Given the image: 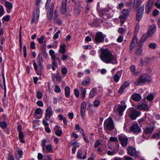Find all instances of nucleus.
Instances as JSON below:
<instances>
[{"instance_id": "obj_29", "label": "nucleus", "mask_w": 160, "mask_h": 160, "mask_svg": "<svg viewBox=\"0 0 160 160\" xmlns=\"http://www.w3.org/2000/svg\"><path fill=\"white\" fill-rule=\"evenodd\" d=\"M46 149L45 150L46 152H52L53 150L52 146L51 144H49L48 145L46 146Z\"/></svg>"}, {"instance_id": "obj_62", "label": "nucleus", "mask_w": 160, "mask_h": 160, "mask_svg": "<svg viewBox=\"0 0 160 160\" xmlns=\"http://www.w3.org/2000/svg\"><path fill=\"white\" fill-rule=\"evenodd\" d=\"M42 97V93L40 92H38L37 94V98L38 99H40V98H41Z\"/></svg>"}, {"instance_id": "obj_30", "label": "nucleus", "mask_w": 160, "mask_h": 160, "mask_svg": "<svg viewBox=\"0 0 160 160\" xmlns=\"http://www.w3.org/2000/svg\"><path fill=\"white\" fill-rule=\"evenodd\" d=\"M81 97L83 99H84L85 97V95L86 93V89L82 87L81 88Z\"/></svg>"}, {"instance_id": "obj_28", "label": "nucleus", "mask_w": 160, "mask_h": 160, "mask_svg": "<svg viewBox=\"0 0 160 160\" xmlns=\"http://www.w3.org/2000/svg\"><path fill=\"white\" fill-rule=\"evenodd\" d=\"M23 152L22 150H18L17 152L15 153V157L18 160H19L22 156Z\"/></svg>"}, {"instance_id": "obj_46", "label": "nucleus", "mask_w": 160, "mask_h": 160, "mask_svg": "<svg viewBox=\"0 0 160 160\" xmlns=\"http://www.w3.org/2000/svg\"><path fill=\"white\" fill-rule=\"evenodd\" d=\"M62 132L61 129H58L56 131L55 134L57 136H60L61 135Z\"/></svg>"}, {"instance_id": "obj_2", "label": "nucleus", "mask_w": 160, "mask_h": 160, "mask_svg": "<svg viewBox=\"0 0 160 160\" xmlns=\"http://www.w3.org/2000/svg\"><path fill=\"white\" fill-rule=\"evenodd\" d=\"M137 41V38L136 36L134 37L131 42L130 49L132 50L136 45H138V46L137 47L136 53L137 55H140L142 52V48L141 46H140L139 44L138 43Z\"/></svg>"}, {"instance_id": "obj_34", "label": "nucleus", "mask_w": 160, "mask_h": 160, "mask_svg": "<svg viewBox=\"0 0 160 160\" xmlns=\"http://www.w3.org/2000/svg\"><path fill=\"white\" fill-rule=\"evenodd\" d=\"M37 61H38V63L41 67H42V58L41 55L39 54L38 56Z\"/></svg>"}, {"instance_id": "obj_53", "label": "nucleus", "mask_w": 160, "mask_h": 160, "mask_svg": "<svg viewBox=\"0 0 160 160\" xmlns=\"http://www.w3.org/2000/svg\"><path fill=\"white\" fill-rule=\"evenodd\" d=\"M74 93L75 95L78 98L79 96V93L77 89L74 90Z\"/></svg>"}, {"instance_id": "obj_47", "label": "nucleus", "mask_w": 160, "mask_h": 160, "mask_svg": "<svg viewBox=\"0 0 160 160\" xmlns=\"http://www.w3.org/2000/svg\"><path fill=\"white\" fill-rule=\"evenodd\" d=\"M60 32V31L58 30L54 35L53 38L54 39H56L58 38L59 37V34Z\"/></svg>"}, {"instance_id": "obj_59", "label": "nucleus", "mask_w": 160, "mask_h": 160, "mask_svg": "<svg viewBox=\"0 0 160 160\" xmlns=\"http://www.w3.org/2000/svg\"><path fill=\"white\" fill-rule=\"evenodd\" d=\"M124 29L122 28H120L118 30L119 33L121 34H124Z\"/></svg>"}, {"instance_id": "obj_40", "label": "nucleus", "mask_w": 160, "mask_h": 160, "mask_svg": "<svg viewBox=\"0 0 160 160\" xmlns=\"http://www.w3.org/2000/svg\"><path fill=\"white\" fill-rule=\"evenodd\" d=\"M19 138L20 139V141L21 142H24V141L22 140L23 138V135L22 132H19Z\"/></svg>"}, {"instance_id": "obj_56", "label": "nucleus", "mask_w": 160, "mask_h": 160, "mask_svg": "<svg viewBox=\"0 0 160 160\" xmlns=\"http://www.w3.org/2000/svg\"><path fill=\"white\" fill-rule=\"evenodd\" d=\"M54 21H55L56 22L58 25H61L62 23L61 20L58 18H55Z\"/></svg>"}, {"instance_id": "obj_8", "label": "nucleus", "mask_w": 160, "mask_h": 160, "mask_svg": "<svg viewBox=\"0 0 160 160\" xmlns=\"http://www.w3.org/2000/svg\"><path fill=\"white\" fill-rule=\"evenodd\" d=\"M153 6V2L152 0H149L148 1L145 7V11L147 13H149Z\"/></svg>"}, {"instance_id": "obj_49", "label": "nucleus", "mask_w": 160, "mask_h": 160, "mask_svg": "<svg viewBox=\"0 0 160 160\" xmlns=\"http://www.w3.org/2000/svg\"><path fill=\"white\" fill-rule=\"evenodd\" d=\"M54 91L56 93H59L61 92L60 88L58 85H55Z\"/></svg>"}, {"instance_id": "obj_19", "label": "nucleus", "mask_w": 160, "mask_h": 160, "mask_svg": "<svg viewBox=\"0 0 160 160\" xmlns=\"http://www.w3.org/2000/svg\"><path fill=\"white\" fill-rule=\"evenodd\" d=\"M156 26L153 24L150 26L148 31V34L149 36L152 35L156 31Z\"/></svg>"}, {"instance_id": "obj_33", "label": "nucleus", "mask_w": 160, "mask_h": 160, "mask_svg": "<svg viewBox=\"0 0 160 160\" xmlns=\"http://www.w3.org/2000/svg\"><path fill=\"white\" fill-rule=\"evenodd\" d=\"M65 96L67 98L69 97L70 95V89L68 86L66 87L65 88Z\"/></svg>"}, {"instance_id": "obj_18", "label": "nucleus", "mask_w": 160, "mask_h": 160, "mask_svg": "<svg viewBox=\"0 0 160 160\" xmlns=\"http://www.w3.org/2000/svg\"><path fill=\"white\" fill-rule=\"evenodd\" d=\"M128 154L132 156L136 155L137 152L135 148L132 147H129L127 148Z\"/></svg>"}, {"instance_id": "obj_7", "label": "nucleus", "mask_w": 160, "mask_h": 160, "mask_svg": "<svg viewBox=\"0 0 160 160\" xmlns=\"http://www.w3.org/2000/svg\"><path fill=\"white\" fill-rule=\"evenodd\" d=\"M128 15V12L127 10L124 9L121 12L120 16L119 18L121 19V25H122L125 22L126 20Z\"/></svg>"}, {"instance_id": "obj_42", "label": "nucleus", "mask_w": 160, "mask_h": 160, "mask_svg": "<svg viewBox=\"0 0 160 160\" xmlns=\"http://www.w3.org/2000/svg\"><path fill=\"white\" fill-rule=\"evenodd\" d=\"M51 0H47L45 8L46 9H48L50 8V4Z\"/></svg>"}, {"instance_id": "obj_52", "label": "nucleus", "mask_w": 160, "mask_h": 160, "mask_svg": "<svg viewBox=\"0 0 160 160\" xmlns=\"http://www.w3.org/2000/svg\"><path fill=\"white\" fill-rule=\"evenodd\" d=\"M101 144V143L99 140H97L94 144V147L95 148H97Z\"/></svg>"}, {"instance_id": "obj_64", "label": "nucleus", "mask_w": 160, "mask_h": 160, "mask_svg": "<svg viewBox=\"0 0 160 160\" xmlns=\"http://www.w3.org/2000/svg\"><path fill=\"white\" fill-rule=\"evenodd\" d=\"M159 13V11L157 9H155L153 11V15L154 16H156L158 15Z\"/></svg>"}, {"instance_id": "obj_23", "label": "nucleus", "mask_w": 160, "mask_h": 160, "mask_svg": "<svg viewBox=\"0 0 160 160\" xmlns=\"http://www.w3.org/2000/svg\"><path fill=\"white\" fill-rule=\"evenodd\" d=\"M66 45L64 43L60 44V48L58 50V52L60 53L64 54L66 52Z\"/></svg>"}, {"instance_id": "obj_39", "label": "nucleus", "mask_w": 160, "mask_h": 160, "mask_svg": "<svg viewBox=\"0 0 160 160\" xmlns=\"http://www.w3.org/2000/svg\"><path fill=\"white\" fill-rule=\"evenodd\" d=\"M157 44L155 43H151L148 45L149 47L152 49H155L156 48Z\"/></svg>"}, {"instance_id": "obj_31", "label": "nucleus", "mask_w": 160, "mask_h": 160, "mask_svg": "<svg viewBox=\"0 0 160 160\" xmlns=\"http://www.w3.org/2000/svg\"><path fill=\"white\" fill-rule=\"evenodd\" d=\"M150 36L148 34L145 33L144 34L142 38L141 39V43H143L144 41H146L147 38Z\"/></svg>"}, {"instance_id": "obj_25", "label": "nucleus", "mask_w": 160, "mask_h": 160, "mask_svg": "<svg viewBox=\"0 0 160 160\" xmlns=\"http://www.w3.org/2000/svg\"><path fill=\"white\" fill-rule=\"evenodd\" d=\"M129 85V83L128 82H125L122 86L119 89L118 92L120 93H122L124 89L128 86Z\"/></svg>"}, {"instance_id": "obj_10", "label": "nucleus", "mask_w": 160, "mask_h": 160, "mask_svg": "<svg viewBox=\"0 0 160 160\" xmlns=\"http://www.w3.org/2000/svg\"><path fill=\"white\" fill-rule=\"evenodd\" d=\"M130 131L136 134L139 133L141 132V130L137 123H135L131 126L130 128Z\"/></svg>"}, {"instance_id": "obj_6", "label": "nucleus", "mask_w": 160, "mask_h": 160, "mask_svg": "<svg viewBox=\"0 0 160 160\" xmlns=\"http://www.w3.org/2000/svg\"><path fill=\"white\" fill-rule=\"evenodd\" d=\"M105 37V35L102 32H98L96 33L94 40L95 43L102 42L103 41Z\"/></svg>"}, {"instance_id": "obj_61", "label": "nucleus", "mask_w": 160, "mask_h": 160, "mask_svg": "<svg viewBox=\"0 0 160 160\" xmlns=\"http://www.w3.org/2000/svg\"><path fill=\"white\" fill-rule=\"evenodd\" d=\"M123 40V37L120 36L117 39V41L118 42H121Z\"/></svg>"}, {"instance_id": "obj_43", "label": "nucleus", "mask_w": 160, "mask_h": 160, "mask_svg": "<svg viewBox=\"0 0 160 160\" xmlns=\"http://www.w3.org/2000/svg\"><path fill=\"white\" fill-rule=\"evenodd\" d=\"M45 38L44 36H42L40 38L38 39V41L39 43L40 44L42 43L43 42V40Z\"/></svg>"}, {"instance_id": "obj_37", "label": "nucleus", "mask_w": 160, "mask_h": 160, "mask_svg": "<svg viewBox=\"0 0 160 160\" xmlns=\"http://www.w3.org/2000/svg\"><path fill=\"white\" fill-rule=\"evenodd\" d=\"M5 13L3 7L0 4V17L2 16Z\"/></svg>"}, {"instance_id": "obj_5", "label": "nucleus", "mask_w": 160, "mask_h": 160, "mask_svg": "<svg viewBox=\"0 0 160 160\" xmlns=\"http://www.w3.org/2000/svg\"><path fill=\"white\" fill-rule=\"evenodd\" d=\"M129 116L132 120H135L139 116L141 112L137 111L134 108H130L129 109Z\"/></svg>"}, {"instance_id": "obj_3", "label": "nucleus", "mask_w": 160, "mask_h": 160, "mask_svg": "<svg viewBox=\"0 0 160 160\" xmlns=\"http://www.w3.org/2000/svg\"><path fill=\"white\" fill-rule=\"evenodd\" d=\"M152 79L151 77L145 74L141 75L137 80V84L141 85L146 82L151 81Z\"/></svg>"}, {"instance_id": "obj_54", "label": "nucleus", "mask_w": 160, "mask_h": 160, "mask_svg": "<svg viewBox=\"0 0 160 160\" xmlns=\"http://www.w3.org/2000/svg\"><path fill=\"white\" fill-rule=\"evenodd\" d=\"M147 99L149 101H152L153 99V96L151 94L148 95L147 97Z\"/></svg>"}, {"instance_id": "obj_9", "label": "nucleus", "mask_w": 160, "mask_h": 160, "mask_svg": "<svg viewBox=\"0 0 160 160\" xmlns=\"http://www.w3.org/2000/svg\"><path fill=\"white\" fill-rule=\"evenodd\" d=\"M134 2L133 8L135 10H137L140 7L142 3L141 0H130V2L132 3Z\"/></svg>"}, {"instance_id": "obj_11", "label": "nucleus", "mask_w": 160, "mask_h": 160, "mask_svg": "<svg viewBox=\"0 0 160 160\" xmlns=\"http://www.w3.org/2000/svg\"><path fill=\"white\" fill-rule=\"evenodd\" d=\"M54 4L52 3L50 4V7L47 10V17L48 19L51 20L52 19L53 16V12L54 8Z\"/></svg>"}, {"instance_id": "obj_26", "label": "nucleus", "mask_w": 160, "mask_h": 160, "mask_svg": "<svg viewBox=\"0 0 160 160\" xmlns=\"http://www.w3.org/2000/svg\"><path fill=\"white\" fill-rule=\"evenodd\" d=\"M137 108L140 110H146L148 109V106L145 103H142L137 106Z\"/></svg>"}, {"instance_id": "obj_14", "label": "nucleus", "mask_w": 160, "mask_h": 160, "mask_svg": "<svg viewBox=\"0 0 160 160\" xmlns=\"http://www.w3.org/2000/svg\"><path fill=\"white\" fill-rule=\"evenodd\" d=\"M52 114V109L50 107L47 108L45 111V118L46 120H48Z\"/></svg>"}, {"instance_id": "obj_41", "label": "nucleus", "mask_w": 160, "mask_h": 160, "mask_svg": "<svg viewBox=\"0 0 160 160\" xmlns=\"http://www.w3.org/2000/svg\"><path fill=\"white\" fill-rule=\"evenodd\" d=\"M142 14L138 12L136 16L137 20L138 21H139L142 18Z\"/></svg>"}, {"instance_id": "obj_48", "label": "nucleus", "mask_w": 160, "mask_h": 160, "mask_svg": "<svg viewBox=\"0 0 160 160\" xmlns=\"http://www.w3.org/2000/svg\"><path fill=\"white\" fill-rule=\"evenodd\" d=\"M0 126L2 128H5L7 127V123L4 122L0 123Z\"/></svg>"}, {"instance_id": "obj_58", "label": "nucleus", "mask_w": 160, "mask_h": 160, "mask_svg": "<svg viewBox=\"0 0 160 160\" xmlns=\"http://www.w3.org/2000/svg\"><path fill=\"white\" fill-rule=\"evenodd\" d=\"M9 15H7L6 16H5V17H4L2 18V20H3L4 21H8L9 20Z\"/></svg>"}, {"instance_id": "obj_12", "label": "nucleus", "mask_w": 160, "mask_h": 160, "mask_svg": "<svg viewBox=\"0 0 160 160\" xmlns=\"http://www.w3.org/2000/svg\"><path fill=\"white\" fill-rule=\"evenodd\" d=\"M39 15V11L38 10H36L34 11L33 12V18L31 21V22L37 23L38 21V19Z\"/></svg>"}, {"instance_id": "obj_35", "label": "nucleus", "mask_w": 160, "mask_h": 160, "mask_svg": "<svg viewBox=\"0 0 160 160\" xmlns=\"http://www.w3.org/2000/svg\"><path fill=\"white\" fill-rule=\"evenodd\" d=\"M47 142L46 140L45 139H43L42 141L41 146L42 147V149L43 152H46L45 149V145Z\"/></svg>"}, {"instance_id": "obj_16", "label": "nucleus", "mask_w": 160, "mask_h": 160, "mask_svg": "<svg viewBox=\"0 0 160 160\" xmlns=\"http://www.w3.org/2000/svg\"><path fill=\"white\" fill-rule=\"evenodd\" d=\"M151 62V60L150 58H146L144 60L141 59L140 62L142 66H147L150 64Z\"/></svg>"}, {"instance_id": "obj_50", "label": "nucleus", "mask_w": 160, "mask_h": 160, "mask_svg": "<svg viewBox=\"0 0 160 160\" xmlns=\"http://www.w3.org/2000/svg\"><path fill=\"white\" fill-rule=\"evenodd\" d=\"M86 109L83 108H80V113L81 115L82 118H83L85 116V112Z\"/></svg>"}, {"instance_id": "obj_4", "label": "nucleus", "mask_w": 160, "mask_h": 160, "mask_svg": "<svg viewBox=\"0 0 160 160\" xmlns=\"http://www.w3.org/2000/svg\"><path fill=\"white\" fill-rule=\"evenodd\" d=\"M104 126L106 129L112 130L114 128V124L112 119L110 118L106 119L104 122Z\"/></svg>"}, {"instance_id": "obj_60", "label": "nucleus", "mask_w": 160, "mask_h": 160, "mask_svg": "<svg viewBox=\"0 0 160 160\" xmlns=\"http://www.w3.org/2000/svg\"><path fill=\"white\" fill-rule=\"evenodd\" d=\"M86 103L85 102H82L81 104V108L86 109Z\"/></svg>"}, {"instance_id": "obj_51", "label": "nucleus", "mask_w": 160, "mask_h": 160, "mask_svg": "<svg viewBox=\"0 0 160 160\" xmlns=\"http://www.w3.org/2000/svg\"><path fill=\"white\" fill-rule=\"evenodd\" d=\"M152 138H157L159 139L160 138V135L158 133H156L154 134L152 137Z\"/></svg>"}, {"instance_id": "obj_13", "label": "nucleus", "mask_w": 160, "mask_h": 160, "mask_svg": "<svg viewBox=\"0 0 160 160\" xmlns=\"http://www.w3.org/2000/svg\"><path fill=\"white\" fill-rule=\"evenodd\" d=\"M154 128L155 126L154 125H151L146 128L144 130L143 135H145V134L149 135L153 131Z\"/></svg>"}, {"instance_id": "obj_21", "label": "nucleus", "mask_w": 160, "mask_h": 160, "mask_svg": "<svg viewBox=\"0 0 160 160\" xmlns=\"http://www.w3.org/2000/svg\"><path fill=\"white\" fill-rule=\"evenodd\" d=\"M132 99L136 102H138L141 99V95L138 93H134L132 95Z\"/></svg>"}, {"instance_id": "obj_63", "label": "nucleus", "mask_w": 160, "mask_h": 160, "mask_svg": "<svg viewBox=\"0 0 160 160\" xmlns=\"http://www.w3.org/2000/svg\"><path fill=\"white\" fill-rule=\"evenodd\" d=\"M109 140L111 141L116 142L118 141V139L117 137H111Z\"/></svg>"}, {"instance_id": "obj_1", "label": "nucleus", "mask_w": 160, "mask_h": 160, "mask_svg": "<svg viewBox=\"0 0 160 160\" xmlns=\"http://www.w3.org/2000/svg\"><path fill=\"white\" fill-rule=\"evenodd\" d=\"M99 57L102 62L107 64L111 63L115 64L118 62L116 59L114 57L112 53L107 49H101Z\"/></svg>"}, {"instance_id": "obj_15", "label": "nucleus", "mask_w": 160, "mask_h": 160, "mask_svg": "<svg viewBox=\"0 0 160 160\" xmlns=\"http://www.w3.org/2000/svg\"><path fill=\"white\" fill-rule=\"evenodd\" d=\"M119 139L121 144L123 147H125L127 145L128 139L122 136H120Z\"/></svg>"}, {"instance_id": "obj_24", "label": "nucleus", "mask_w": 160, "mask_h": 160, "mask_svg": "<svg viewBox=\"0 0 160 160\" xmlns=\"http://www.w3.org/2000/svg\"><path fill=\"white\" fill-rule=\"evenodd\" d=\"M66 0L62 1L60 11L62 13H64L66 12Z\"/></svg>"}, {"instance_id": "obj_32", "label": "nucleus", "mask_w": 160, "mask_h": 160, "mask_svg": "<svg viewBox=\"0 0 160 160\" xmlns=\"http://www.w3.org/2000/svg\"><path fill=\"white\" fill-rule=\"evenodd\" d=\"M90 78L87 77L85 81H83L81 82V84L83 86L88 85L90 83Z\"/></svg>"}, {"instance_id": "obj_36", "label": "nucleus", "mask_w": 160, "mask_h": 160, "mask_svg": "<svg viewBox=\"0 0 160 160\" xmlns=\"http://www.w3.org/2000/svg\"><path fill=\"white\" fill-rule=\"evenodd\" d=\"M49 53L53 60L55 59L56 56L54 54L55 52L53 50L51 49L49 51Z\"/></svg>"}, {"instance_id": "obj_55", "label": "nucleus", "mask_w": 160, "mask_h": 160, "mask_svg": "<svg viewBox=\"0 0 160 160\" xmlns=\"http://www.w3.org/2000/svg\"><path fill=\"white\" fill-rule=\"evenodd\" d=\"M58 11L55 10L54 11V20L55 18H58Z\"/></svg>"}, {"instance_id": "obj_57", "label": "nucleus", "mask_w": 160, "mask_h": 160, "mask_svg": "<svg viewBox=\"0 0 160 160\" xmlns=\"http://www.w3.org/2000/svg\"><path fill=\"white\" fill-rule=\"evenodd\" d=\"M62 72L63 74L66 75L67 73V70L66 68H63L62 69Z\"/></svg>"}, {"instance_id": "obj_27", "label": "nucleus", "mask_w": 160, "mask_h": 160, "mask_svg": "<svg viewBox=\"0 0 160 160\" xmlns=\"http://www.w3.org/2000/svg\"><path fill=\"white\" fill-rule=\"evenodd\" d=\"M97 93V89L93 88L90 91L89 97L90 98H92L94 97Z\"/></svg>"}, {"instance_id": "obj_44", "label": "nucleus", "mask_w": 160, "mask_h": 160, "mask_svg": "<svg viewBox=\"0 0 160 160\" xmlns=\"http://www.w3.org/2000/svg\"><path fill=\"white\" fill-rule=\"evenodd\" d=\"M130 70L132 72V73L135 74L136 75H137L136 73L135 72V68L134 66L132 65V66L130 68Z\"/></svg>"}, {"instance_id": "obj_45", "label": "nucleus", "mask_w": 160, "mask_h": 160, "mask_svg": "<svg viewBox=\"0 0 160 160\" xmlns=\"http://www.w3.org/2000/svg\"><path fill=\"white\" fill-rule=\"evenodd\" d=\"M82 151L80 150H79L77 153V158L79 159H82L81 155Z\"/></svg>"}, {"instance_id": "obj_20", "label": "nucleus", "mask_w": 160, "mask_h": 160, "mask_svg": "<svg viewBox=\"0 0 160 160\" xmlns=\"http://www.w3.org/2000/svg\"><path fill=\"white\" fill-rule=\"evenodd\" d=\"M5 5L7 8V12L9 13L11 12V10L12 8V5L11 3L6 0L5 1Z\"/></svg>"}, {"instance_id": "obj_22", "label": "nucleus", "mask_w": 160, "mask_h": 160, "mask_svg": "<svg viewBox=\"0 0 160 160\" xmlns=\"http://www.w3.org/2000/svg\"><path fill=\"white\" fill-rule=\"evenodd\" d=\"M122 72L121 71H118L117 72L113 77V79L115 81L118 82L121 76Z\"/></svg>"}, {"instance_id": "obj_38", "label": "nucleus", "mask_w": 160, "mask_h": 160, "mask_svg": "<svg viewBox=\"0 0 160 160\" xmlns=\"http://www.w3.org/2000/svg\"><path fill=\"white\" fill-rule=\"evenodd\" d=\"M100 103V101L99 100L97 99H95L93 102V105L94 107H97L99 106Z\"/></svg>"}, {"instance_id": "obj_17", "label": "nucleus", "mask_w": 160, "mask_h": 160, "mask_svg": "<svg viewBox=\"0 0 160 160\" xmlns=\"http://www.w3.org/2000/svg\"><path fill=\"white\" fill-rule=\"evenodd\" d=\"M127 107V105L122 106L119 105L117 108V112L119 113L120 116H122L123 112L125 110Z\"/></svg>"}]
</instances>
